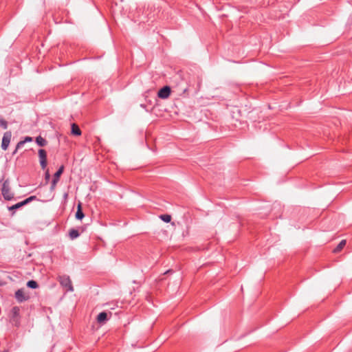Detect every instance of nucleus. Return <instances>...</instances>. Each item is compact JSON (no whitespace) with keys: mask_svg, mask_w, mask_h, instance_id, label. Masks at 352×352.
Returning <instances> with one entry per match:
<instances>
[{"mask_svg":"<svg viewBox=\"0 0 352 352\" xmlns=\"http://www.w3.org/2000/svg\"><path fill=\"white\" fill-rule=\"evenodd\" d=\"M2 182L1 192L3 199L6 201H10L14 199V193L12 191L10 180L8 179H1Z\"/></svg>","mask_w":352,"mask_h":352,"instance_id":"1","label":"nucleus"},{"mask_svg":"<svg viewBox=\"0 0 352 352\" xmlns=\"http://www.w3.org/2000/svg\"><path fill=\"white\" fill-rule=\"evenodd\" d=\"M10 322L15 326L19 327L21 323L20 307L18 306L13 307L8 315Z\"/></svg>","mask_w":352,"mask_h":352,"instance_id":"2","label":"nucleus"},{"mask_svg":"<svg viewBox=\"0 0 352 352\" xmlns=\"http://www.w3.org/2000/svg\"><path fill=\"white\" fill-rule=\"evenodd\" d=\"M58 280L60 285L65 289L66 292H73L74 287L72 280L69 276L62 275L58 277Z\"/></svg>","mask_w":352,"mask_h":352,"instance_id":"3","label":"nucleus"},{"mask_svg":"<svg viewBox=\"0 0 352 352\" xmlns=\"http://www.w3.org/2000/svg\"><path fill=\"white\" fill-rule=\"evenodd\" d=\"M64 168H65L64 166L62 165L59 167V168L57 170V171L54 173V175L53 176L52 181L51 182V186H50L51 191H54L55 190V188L56 187V184L60 180V175L63 174V173L64 171Z\"/></svg>","mask_w":352,"mask_h":352,"instance_id":"4","label":"nucleus"},{"mask_svg":"<svg viewBox=\"0 0 352 352\" xmlns=\"http://www.w3.org/2000/svg\"><path fill=\"white\" fill-rule=\"evenodd\" d=\"M39 162L43 170H45L47 165V152L45 149L41 148L38 151Z\"/></svg>","mask_w":352,"mask_h":352,"instance_id":"5","label":"nucleus"},{"mask_svg":"<svg viewBox=\"0 0 352 352\" xmlns=\"http://www.w3.org/2000/svg\"><path fill=\"white\" fill-rule=\"evenodd\" d=\"M12 138V133L11 131H6L4 133L2 142H1V148L4 151H6L8 148V146L10 142V140Z\"/></svg>","mask_w":352,"mask_h":352,"instance_id":"6","label":"nucleus"},{"mask_svg":"<svg viewBox=\"0 0 352 352\" xmlns=\"http://www.w3.org/2000/svg\"><path fill=\"white\" fill-rule=\"evenodd\" d=\"M170 92V87L169 86H164L158 91L157 96L161 99H166L169 97Z\"/></svg>","mask_w":352,"mask_h":352,"instance_id":"7","label":"nucleus"},{"mask_svg":"<svg viewBox=\"0 0 352 352\" xmlns=\"http://www.w3.org/2000/svg\"><path fill=\"white\" fill-rule=\"evenodd\" d=\"M15 298L18 302H22L28 299V296H25L22 289H18L15 292Z\"/></svg>","mask_w":352,"mask_h":352,"instance_id":"8","label":"nucleus"},{"mask_svg":"<svg viewBox=\"0 0 352 352\" xmlns=\"http://www.w3.org/2000/svg\"><path fill=\"white\" fill-rule=\"evenodd\" d=\"M109 318L108 314L105 311H102L98 315L96 320L98 323L103 324L109 320Z\"/></svg>","mask_w":352,"mask_h":352,"instance_id":"9","label":"nucleus"},{"mask_svg":"<svg viewBox=\"0 0 352 352\" xmlns=\"http://www.w3.org/2000/svg\"><path fill=\"white\" fill-rule=\"evenodd\" d=\"M85 217V214L82 211V204L79 202L77 205V210L75 214V217L78 220H82Z\"/></svg>","mask_w":352,"mask_h":352,"instance_id":"10","label":"nucleus"},{"mask_svg":"<svg viewBox=\"0 0 352 352\" xmlns=\"http://www.w3.org/2000/svg\"><path fill=\"white\" fill-rule=\"evenodd\" d=\"M71 133L72 135L76 136H79L81 135L82 132L78 125L76 123H73L71 126Z\"/></svg>","mask_w":352,"mask_h":352,"instance_id":"11","label":"nucleus"},{"mask_svg":"<svg viewBox=\"0 0 352 352\" xmlns=\"http://www.w3.org/2000/svg\"><path fill=\"white\" fill-rule=\"evenodd\" d=\"M25 206L23 201H21V202H19L13 206H8V210L10 211H12V215H13L14 213H15V210L16 209H19L20 208H21L22 206Z\"/></svg>","mask_w":352,"mask_h":352,"instance_id":"12","label":"nucleus"},{"mask_svg":"<svg viewBox=\"0 0 352 352\" xmlns=\"http://www.w3.org/2000/svg\"><path fill=\"white\" fill-rule=\"evenodd\" d=\"M80 236V232L78 230L76 229H71L69 231V236L70 239L74 240L76 238H78Z\"/></svg>","mask_w":352,"mask_h":352,"instance_id":"13","label":"nucleus"},{"mask_svg":"<svg viewBox=\"0 0 352 352\" xmlns=\"http://www.w3.org/2000/svg\"><path fill=\"white\" fill-rule=\"evenodd\" d=\"M36 143L40 146H45L47 144V141L41 135L36 138Z\"/></svg>","mask_w":352,"mask_h":352,"instance_id":"14","label":"nucleus"},{"mask_svg":"<svg viewBox=\"0 0 352 352\" xmlns=\"http://www.w3.org/2000/svg\"><path fill=\"white\" fill-rule=\"evenodd\" d=\"M346 245V240H342L338 245L334 248L333 252L338 253L340 252Z\"/></svg>","mask_w":352,"mask_h":352,"instance_id":"15","label":"nucleus"},{"mask_svg":"<svg viewBox=\"0 0 352 352\" xmlns=\"http://www.w3.org/2000/svg\"><path fill=\"white\" fill-rule=\"evenodd\" d=\"M27 286L31 289H36L38 287V285L36 281L30 280L28 281Z\"/></svg>","mask_w":352,"mask_h":352,"instance_id":"16","label":"nucleus"},{"mask_svg":"<svg viewBox=\"0 0 352 352\" xmlns=\"http://www.w3.org/2000/svg\"><path fill=\"white\" fill-rule=\"evenodd\" d=\"M160 219L166 223H169L171 221V216L169 214H162L160 216Z\"/></svg>","mask_w":352,"mask_h":352,"instance_id":"17","label":"nucleus"},{"mask_svg":"<svg viewBox=\"0 0 352 352\" xmlns=\"http://www.w3.org/2000/svg\"><path fill=\"white\" fill-rule=\"evenodd\" d=\"M8 126V122L2 118H0V126L3 129H7Z\"/></svg>","mask_w":352,"mask_h":352,"instance_id":"18","label":"nucleus"},{"mask_svg":"<svg viewBox=\"0 0 352 352\" xmlns=\"http://www.w3.org/2000/svg\"><path fill=\"white\" fill-rule=\"evenodd\" d=\"M36 199V197L35 195H33V196H30L28 198L24 199L23 202H24L25 205H27L29 203H30L32 201H34Z\"/></svg>","mask_w":352,"mask_h":352,"instance_id":"19","label":"nucleus"},{"mask_svg":"<svg viewBox=\"0 0 352 352\" xmlns=\"http://www.w3.org/2000/svg\"><path fill=\"white\" fill-rule=\"evenodd\" d=\"M50 179V171H49V169H45V181L46 183H47L49 182Z\"/></svg>","mask_w":352,"mask_h":352,"instance_id":"20","label":"nucleus"},{"mask_svg":"<svg viewBox=\"0 0 352 352\" xmlns=\"http://www.w3.org/2000/svg\"><path fill=\"white\" fill-rule=\"evenodd\" d=\"M24 144H25V143H24L23 140H21V141H19V142L17 143L16 146V149H19V148H21V147H23V145H24Z\"/></svg>","mask_w":352,"mask_h":352,"instance_id":"21","label":"nucleus"},{"mask_svg":"<svg viewBox=\"0 0 352 352\" xmlns=\"http://www.w3.org/2000/svg\"><path fill=\"white\" fill-rule=\"evenodd\" d=\"M32 140V137L27 136L24 138L23 142L25 144L26 142H31Z\"/></svg>","mask_w":352,"mask_h":352,"instance_id":"22","label":"nucleus"},{"mask_svg":"<svg viewBox=\"0 0 352 352\" xmlns=\"http://www.w3.org/2000/svg\"><path fill=\"white\" fill-rule=\"evenodd\" d=\"M19 149L15 148V150L13 151L12 155H15Z\"/></svg>","mask_w":352,"mask_h":352,"instance_id":"23","label":"nucleus"},{"mask_svg":"<svg viewBox=\"0 0 352 352\" xmlns=\"http://www.w3.org/2000/svg\"><path fill=\"white\" fill-rule=\"evenodd\" d=\"M171 272H172V270H167L164 274H168V273Z\"/></svg>","mask_w":352,"mask_h":352,"instance_id":"24","label":"nucleus"},{"mask_svg":"<svg viewBox=\"0 0 352 352\" xmlns=\"http://www.w3.org/2000/svg\"><path fill=\"white\" fill-rule=\"evenodd\" d=\"M186 91H187V89H186V88H185V89H184L183 92H184V93H186Z\"/></svg>","mask_w":352,"mask_h":352,"instance_id":"25","label":"nucleus"},{"mask_svg":"<svg viewBox=\"0 0 352 352\" xmlns=\"http://www.w3.org/2000/svg\"><path fill=\"white\" fill-rule=\"evenodd\" d=\"M1 352H8V351H6V350H5V351H1Z\"/></svg>","mask_w":352,"mask_h":352,"instance_id":"26","label":"nucleus"}]
</instances>
